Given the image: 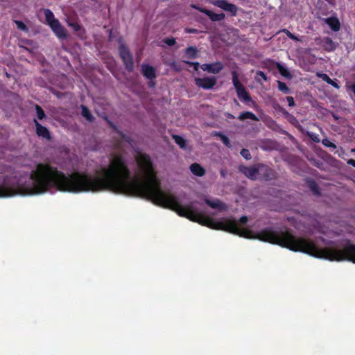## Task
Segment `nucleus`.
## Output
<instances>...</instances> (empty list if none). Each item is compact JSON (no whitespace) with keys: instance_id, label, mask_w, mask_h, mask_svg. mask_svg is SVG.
I'll return each instance as SVG.
<instances>
[{"instance_id":"nucleus-40","label":"nucleus","mask_w":355,"mask_h":355,"mask_svg":"<svg viewBox=\"0 0 355 355\" xmlns=\"http://www.w3.org/2000/svg\"><path fill=\"white\" fill-rule=\"evenodd\" d=\"M351 151L355 153V148L352 149Z\"/></svg>"},{"instance_id":"nucleus-20","label":"nucleus","mask_w":355,"mask_h":355,"mask_svg":"<svg viewBox=\"0 0 355 355\" xmlns=\"http://www.w3.org/2000/svg\"><path fill=\"white\" fill-rule=\"evenodd\" d=\"M35 110H36L37 116L40 120H42L44 118H45V116H46L45 113H44V110L41 108V107H40L39 105H35Z\"/></svg>"},{"instance_id":"nucleus-6","label":"nucleus","mask_w":355,"mask_h":355,"mask_svg":"<svg viewBox=\"0 0 355 355\" xmlns=\"http://www.w3.org/2000/svg\"><path fill=\"white\" fill-rule=\"evenodd\" d=\"M212 3L222 8L223 10L230 12L232 15H236L237 12V8L234 4L230 3L225 0H216L212 2Z\"/></svg>"},{"instance_id":"nucleus-21","label":"nucleus","mask_w":355,"mask_h":355,"mask_svg":"<svg viewBox=\"0 0 355 355\" xmlns=\"http://www.w3.org/2000/svg\"><path fill=\"white\" fill-rule=\"evenodd\" d=\"M278 88L280 91L284 93H288L289 89L284 83L278 81Z\"/></svg>"},{"instance_id":"nucleus-24","label":"nucleus","mask_w":355,"mask_h":355,"mask_svg":"<svg viewBox=\"0 0 355 355\" xmlns=\"http://www.w3.org/2000/svg\"><path fill=\"white\" fill-rule=\"evenodd\" d=\"M15 23L16 24V25L19 29H20L21 31H24L28 30L26 25L24 22H22L21 21L15 20Z\"/></svg>"},{"instance_id":"nucleus-15","label":"nucleus","mask_w":355,"mask_h":355,"mask_svg":"<svg viewBox=\"0 0 355 355\" xmlns=\"http://www.w3.org/2000/svg\"><path fill=\"white\" fill-rule=\"evenodd\" d=\"M239 119L241 121H243L245 119H251L253 121H259V119L257 118V116L251 112H245L241 113V114L239 116Z\"/></svg>"},{"instance_id":"nucleus-25","label":"nucleus","mask_w":355,"mask_h":355,"mask_svg":"<svg viewBox=\"0 0 355 355\" xmlns=\"http://www.w3.org/2000/svg\"><path fill=\"white\" fill-rule=\"evenodd\" d=\"M241 155L245 158L246 159H249L251 158L250 152L248 150L243 149L241 152Z\"/></svg>"},{"instance_id":"nucleus-2","label":"nucleus","mask_w":355,"mask_h":355,"mask_svg":"<svg viewBox=\"0 0 355 355\" xmlns=\"http://www.w3.org/2000/svg\"><path fill=\"white\" fill-rule=\"evenodd\" d=\"M44 15L47 24L59 38H65L67 33L64 27L55 18L53 13L49 9L44 10Z\"/></svg>"},{"instance_id":"nucleus-31","label":"nucleus","mask_w":355,"mask_h":355,"mask_svg":"<svg viewBox=\"0 0 355 355\" xmlns=\"http://www.w3.org/2000/svg\"><path fill=\"white\" fill-rule=\"evenodd\" d=\"M221 139H222V141H223L224 144H225L226 146H229L230 140H229V139L226 136L223 135L221 137Z\"/></svg>"},{"instance_id":"nucleus-7","label":"nucleus","mask_w":355,"mask_h":355,"mask_svg":"<svg viewBox=\"0 0 355 355\" xmlns=\"http://www.w3.org/2000/svg\"><path fill=\"white\" fill-rule=\"evenodd\" d=\"M204 200L209 207L214 209H217L218 211H223L227 209L226 205L219 199H209L208 198H205Z\"/></svg>"},{"instance_id":"nucleus-3","label":"nucleus","mask_w":355,"mask_h":355,"mask_svg":"<svg viewBox=\"0 0 355 355\" xmlns=\"http://www.w3.org/2000/svg\"><path fill=\"white\" fill-rule=\"evenodd\" d=\"M232 75L233 85L236 90L239 98L245 101H249L250 100V96L247 93L243 85L239 81L237 73L234 71L232 72Z\"/></svg>"},{"instance_id":"nucleus-36","label":"nucleus","mask_w":355,"mask_h":355,"mask_svg":"<svg viewBox=\"0 0 355 355\" xmlns=\"http://www.w3.org/2000/svg\"><path fill=\"white\" fill-rule=\"evenodd\" d=\"M279 109H280V110H281L283 113H284V114L287 113V112H286V111H285V110H284V109H283V108H282V107H279Z\"/></svg>"},{"instance_id":"nucleus-32","label":"nucleus","mask_w":355,"mask_h":355,"mask_svg":"<svg viewBox=\"0 0 355 355\" xmlns=\"http://www.w3.org/2000/svg\"><path fill=\"white\" fill-rule=\"evenodd\" d=\"M347 164L355 167V160L354 159H350L347 161Z\"/></svg>"},{"instance_id":"nucleus-17","label":"nucleus","mask_w":355,"mask_h":355,"mask_svg":"<svg viewBox=\"0 0 355 355\" xmlns=\"http://www.w3.org/2000/svg\"><path fill=\"white\" fill-rule=\"evenodd\" d=\"M277 68L282 76H283L286 78L291 77L290 72L285 67L282 66L279 63H277Z\"/></svg>"},{"instance_id":"nucleus-27","label":"nucleus","mask_w":355,"mask_h":355,"mask_svg":"<svg viewBox=\"0 0 355 355\" xmlns=\"http://www.w3.org/2000/svg\"><path fill=\"white\" fill-rule=\"evenodd\" d=\"M267 125L270 128L275 129L277 126V124L275 121L271 119H268L267 120Z\"/></svg>"},{"instance_id":"nucleus-28","label":"nucleus","mask_w":355,"mask_h":355,"mask_svg":"<svg viewBox=\"0 0 355 355\" xmlns=\"http://www.w3.org/2000/svg\"><path fill=\"white\" fill-rule=\"evenodd\" d=\"M164 42L168 46H173L175 43V40L173 38H166Z\"/></svg>"},{"instance_id":"nucleus-29","label":"nucleus","mask_w":355,"mask_h":355,"mask_svg":"<svg viewBox=\"0 0 355 355\" xmlns=\"http://www.w3.org/2000/svg\"><path fill=\"white\" fill-rule=\"evenodd\" d=\"M286 100L288 103V105L291 106V107H293L295 106V101H294V99L292 96H288L286 98Z\"/></svg>"},{"instance_id":"nucleus-26","label":"nucleus","mask_w":355,"mask_h":355,"mask_svg":"<svg viewBox=\"0 0 355 355\" xmlns=\"http://www.w3.org/2000/svg\"><path fill=\"white\" fill-rule=\"evenodd\" d=\"M322 144L326 146H328V147H331V148H336V146L332 143L331 141H330L328 139H324L322 141Z\"/></svg>"},{"instance_id":"nucleus-39","label":"nucleus","mask_w":355,"mask_h":355,"mask_svg":"<svg viewBox=\"0 0 355 355\" xmlns=\"http://www.w3.org/2000/svg\"><path fill=\"white\" fill-rule=\"evenodd\" d=\"M229 116H230V118H232V119L234 118V116H232L231 114H229Z\"/></svg>"},{"instance_id":"nucleus-19","label":"nucleus","mask_w":355,"mask_h":355,"mask_svg":"<svg viewBox=\"0 0 355 355\" xmlns=\"http://www.w3.org/2000/svg\"><path fill=\"white\" fill-rule=\"evenodd\" d=\"M173 139H174L175 143L178 145H179L180 148H185L186 141L183 137L178 136V135H174Z\"/></svg>"},{"instance_id":"nucleus-12","label":"nucleus","mask_w":355,"mask_h":355,"mask_svg":"<svg viewBox=\"0 0 355 355\" xmlns=\"http://www.w3.org/2000/svg\"><path fill=\"white\" fill-rule=\"evenodd\" d=\"M190 170L193 174L201 177L205 173V170L198 164L194 163L190 166Z\"/></svg>"},{"instance_id":"nucleus-5","label":"nucleus","mask_w":355,"mask_h":355,"mask_svg":"<svg viewBox=\"0 0 355 355\" xmlns=\"http://www.w3.org/2000/svg\"><path fill=\"white\" fill-rule=\"evenodd\" d=\"M195 83L199 87L209 89L216 85V78L215 77L196 78H195Z\"/></svg>"},{"instance_id":"nucleus-38","label":"nucleus","mask_w":355,"mask_h":355,"mask_svg":"<svg viewBox=\"0 0 355 355\" xmlns=\"http://www.w3.org/2000/svg\"><path fill=\"white\" fill-rule=\"evenodd\" d=\"M221 175H222L223 177H225V173H224L223 171H221Z\"/></svg>"},{"instance_id":"nucleus-18","label":"nucleus","mask_w":355,"mask_h":355,"mask_svg":"<svg viewBox=\"0 0 355 355\" xmlns=\"http://www.w3.org/2000/svg\"><path fill=\"white\" fill-rule=\"evenodd\" d=\"M319 76L321 77L323 80L327 82L328 84L332 85L335 88H339L338 85L333 80H331L327 74L322 73L319 75Z\"/></svg>"},{"instance_id":"nucleus-23","label":"nucleus","mask_w":355,"mask_h":355,"mask_svg":"<svg viewBox=\"0 0 355 355\" xmlns=\"http://www.w3.org/2000/svg\"><path fill=\"white\" fill-rule=\"evenodd\" d=\"M282 32H284L289 38H291L293 40H295V41H300V40L297 37L294 35L291 32H290L287 29L282 30Z\"/></svg>"},{"instance_id":"nucleus-16","label":"nucleus","mask_w":355,"mask_h":355,"mask_svg":"<svg viewBox=\"0 0 355 355\" xmlns=\"http://www.w3.org/2000/svg\"><path fill=\"white\" fill-rule=\"evenodd\" d=\"M81 114L88 121H92L94 120V117H93L92 114L90 113L89 110L85 105H81Z\"/></svg>"},{"instance_id":"nucleus-9","label":"nucleus","mask_w":355,"mask_h":355,"mask_svg":"<svg viewBox=\"0 0 355 355\" xmlns=\"http://www.w3.org/2000/svg\"><path fill=\"white\" fill-rule=\"evenodd\" d=\"M193 7L200 10V12L206 14L212 21H220L225 18V15L223 13L216 14L208 10L200 8L196 6Z\"/></svg>"},{"instance_id":"nucleus-8","label":"nucleus","mask_w":355,"mask_h":355,"mask_svg":"<svg viewBox=\"0 0 355 355\" xmlns=\"http://www.w3.org/2000/svg\"><path fill=\"white\" fill-rule=\"evenodd\" d=\"M200 67L204 71L216 74L223 69V64L220 62H216L211 64H203Z\"/></svg>"},{"instance_id":"nucleus-13","label":"nucleus","mask_w":355,"mask_h":355,"mask_svg":"<svg viewBox=\"0 0 355 355\" xmlns=\"http://www.w3.org/2000/svg\"><path fill=\"white\" fill-rule=\"evenodd\" d=\"M325 21L333 31H338L340 29V24L337 18L329 17L326 19Z\"/></svg>"},{"instance_id":"nucleus-1","label":"nucleus","mask_w":355,"mask_h":355,"mask_svg":"<svg viewBox=\"0 0 355 355\" xmlns=\"http://www.w3.org/2000/svg\"><path fill=\"white\" fill-rule=\"evenodd\" d=\"M239 170L247 178L253 180H270L275 177L274 171L263 164H257L251 166H240Z\"/></svg>"},{"instance_id":"nucleus-34","label":"nucleus","mask_w":355,"mask_h":355,"mask_svg":"<svg viewBox=\"0 0 355 355\" xmlns=\"http://www.w3.org/2000/svg\"><path fill=\"white\" fill-rule=\"evenodd\" d=\"M311 189L313 191H315V193H317V190H316V185L314 184L313 185H311Z\"/></svg>"},{"instance_id":"nucleus-4","label":"nucleus","mask_w":355,"mask_h":355,"mask_svg":"<svg viewBox=\"0 0 355 355\" xmlns=\"http://www.w3.org/2000/svg\"><path fill=\"white\" fill-rule=\"evenodd\" d=\"M119 53L126 68L129 70H132L133 68V61L128 48L124 45L120 46Z\"/></svg>"},{"instance_id":"nucleus-10","label":"nucleus","mask_w":355,"mask_h":355,"mask_svg":"<svg viewBox=\"0 0 355 355\" xmlns=\"http://www.w3.org/2000/svg\"><path fill=\"white\" fill-rule=\"evenodd\" d=\"M142 73L148 79H153L155 78V69L148 64H144L141 66Z\"/></svg>"},{"instance_id":"nucleus-30","label":"nucleus","mask_w":355,"mask_h":355,"mask_svg":"<svg viewBox=\"0 0 355 355\" xmlns=\"http://www.w3.org/2000/svg\"><path fill=\"white\" fill-rule=\"evenodd\" d=\"M257 76L261 77L265 81L267 80V78H266V74L263 71H258L257 72Z\"/></svg>"},{"instance_id":"nucleus-14","label":"nucleus","mask_w":355,"mask_h":355,"mask_svg":"<svg viewBox=\"0 0 355 355\" xmlns=\"http://www.w3.org/2000/svg\"><path fill=\"white\" fill-rule=\"evenodd\" d=\"M324 49L328 51H333L336 49V45L329 37H325L322 41Z\"/></svg>"},{"instance_id":"nucleus-33","label":"nucleus","mask_w":355,"mask_h":355,"mask_svg":"<svg viewBox=\"0 0 355 355\" xmlns=\"http://www.w3.org/2000/svg\"><path fill=\"white\" fill-rule=\"evenodd\" d=\"M191 64L194 65L195 67V69L197 70L198 69V67L199 66V63L198 62H193V63H191Z\"/></svg>"},{"instance_id":"nucleus-11","label":"nucleus","mask_w":355,"mask_h":355,"mask_svg":"<svg viewBox=\"0 0 355 355\" xmlns=\"http://www.w3.org/2000/svg\"><path fill=\"white\" fill-rule=\"evenodd\" d=\"M34 123L36 126L37 134L44 138H49V132L46 128L40 125L36 119H34Z\"/></svg>"},{"instance_id":"nucleus-22","label":"nucleus","mask_w":355,"mask_h":355,"mask_svg":"<svg viewBox=\"0 0 355 355\" xmlns=\"http://www.w3.org/2000/svg\"><path fill=\"white\" fill-rule=\"evenodd\" d=\"M186 53L189 58H194L196 54V49L193 47H189L186 50Z\"/></svg>"},{"instance_id":"nucleus-35","label":"nucleus","mask_w":355,"mask_h":355,"mask_svg":"<svg viewBox=\"0 0 355 355\" xmlns=\"http://www.w3.org/2000/svg\"><path fill=\"white\" fill-rule=\"evenodd\" d=\"M351 88H352V91L354 92V94L355 95V84L353 85Z\"/></svg>"},{"instance_id":"nucleus-37","label":"nucleus","mask_w":355,"mask_h":355,"mask_svg":"<svg viewBox=\"0 0 355 355\" xmlns=\"http://www.w3.org/2000/svg\"><path fill=\"white\" fill-rule=\"evenodd\" d=\"M196 31V30L192 29V30H189L188 32H189V33H195Z\"/></svg>"},{"instance_id":"nucleus-41","label":"nucleus","mask_w":355,"mask_h":355,"mask_svg":"<svg viewBox=\"0 0 355 355\" xmlns=\"http://www.w3.org/2000/svg\"><path fill=\"white\" fill-rule=\"evenodd\" d=\"M256 78L258 82H260V80L258 78V77H257Z\"/></svg>"}]
</instances>
